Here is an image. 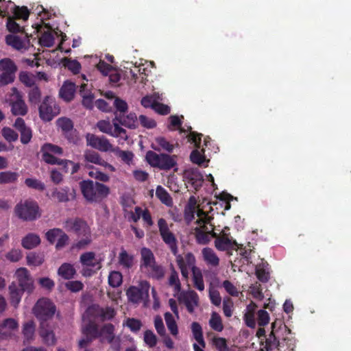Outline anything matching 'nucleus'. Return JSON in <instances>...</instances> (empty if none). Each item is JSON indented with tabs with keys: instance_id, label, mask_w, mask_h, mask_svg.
<instances>
[{
	"instance_id": "obj_1",
	"label": "nucleus",
	"mask_w": 351,
	"mask_h": 351,
	"mask_svg": "<svg viewBox=\"0 0 351 351\" xmlns=\"http://www.w3.org/2000/svg\"><path fill=\"white\" fill-rule=\"evenodd\" d=\"M158 232L162 241L168 245L172 254L176 256V262L182 276L186 280L189 278L188 267L195 266V257L192 253H187L185 258L181 254H178V240L174 233L170 230L168 223L164 218H159L157 221Z\"/></svg>"
},
{
	"instance_id": "obj_2",
	"label": "nucleus",
	"mask_w": 351,
	"mask_h": 351,
	"mask_svg": "<svg viewBox=\"0 0 351 351\" xmlns=\"http://www.w3.org/2000/svg\"><path fill=\"white\" fill-rule=\"evenodd\" d=\"M81 193L88 203H100L110 194V188L99 182L84 180L79 183Z\"/></svg>"
},
{
	"instance_id": "obj_3",
	"label": "nucleus",
	"mask_w": 351,
	"mask_h": 351,
	"mask_svg": "<svg viewBox=\"0 0 351 351\" xmlns=\"http://www.w3.org/2000/svg\"><path fill=\"white\" fill-rule=\"evenodd\" d=\"M147 163L161 170L168 171L173 168L176 165V156L167 154H157L154 151H148L145 155Z\"/></svg>"
},
{
	"instance_id": "obj_4",
	"label": "nucleus",
	"mask_w": 351,
	"mask_h": 351,
	"mask_svg": "<svg viewBox=\"0 0 351 351\" xmlns=\"http://www.w3.org/2000/svg\"><path fill=\"white\" fill-rule=\"evenodd\" d=\"M14 212L19 219L26 221H34L40 216L37 202L29 199L18 203Z\"/></svg>"
},
{
	"instance_id": "obj_5",
	"label": "nucleus",
	"mask_w": 351,
	"mask_h": 351,
	"mask_svg": "<svg viewBox=\"0 0 351 351\" xmlns=\"http://www.w3.org/2000/svg\"><path fill=\"white\" fill-rule=\"evenodd\" d=\"M56 311V306L48 298L39 299L33 308L34 314L40 323L47 322L53 317Z\"/></svg>"
},
{
	"instance_id": "obj_6",
	"label": "nucleus",
	"mask_w": 351,
	"mask_h": 351,
	"mask_svg": "<svg viewBox=\"0 0 351 351\" xmlns=\"http://www.w3.org/2000/svg\"><path fill=\"white\" fill-rule=\"evenodd\" d=\"M103 259L95 258L94 252H86L80 256V262L83 267L82 275L84 276H91L102 267L101 262Z\"/></svg>"
},
{
	"instance_id": "obj_7",
	"label": "nucleus",
	"mask_w": 351,
	"mask_h": 351,
	"mask_svg": "<svg viewBox=\"0 0 351 351\" xmlns=\"http://www.w3.org/2000/svg\"><path fill=\"white\" fill-rule=\"evenodd\" d=\"M38 111L43 121H50L60 113V109L53 98L46 96L40 104Z\"/></svg>"
},
{
	"instance_id": "obj_8",
	"label": "nucleus",
	"mask_w": 351,
	"mask_h": 351,
	"mask_svg": "<svg viewBox=\"0 0 351 351\" xmlns=\"http://www.w3.org/2000/svg\"><path fill=\"white\" fill-rule=\"evenodd\" d=\"M12 93L9 99L11 112L14 116H25L28 112L22 93L16 87H12Z\"/></svg>"
},
{
	"instance_id": "obj_9",
	"label": "nucleus",
	"mask_w": 351,
	"mask_h": 351,
	"mask_svg": "<svg viewBox=\"0 0 351 351\" xmlns=\"http://www.w3.org/2000/svg\"><path fill=\"white\" fill-rule=\"evenodd\" d=\"M150 284L147 280L141 281L139 287L132 286L128 288L126 295L128 300L134 304L141 302L149 298Z\"/></svg>"
},
{
	"instance_id": "obj_10",
	"label": "nucleus",
	"mask_w": 351,
	"mask_h": 351,
	"mask_svg": "<svg viewBox=\"0 0 351 351\" xmlns=\"http://www.w3.org/2000/svg\"><path fill=\"white\" fill-rule=\"evenodd\" d=\"M198 216L200 218L196 221V223L200 227L195 228V239L199 244L206 245L210 241V237H208V234L206 232L208 229L206 224L210 223L211 218L203 210L198 212Z\"/></svg>"
},
{
	"instance_id": "obj_11",
	"label": "nucleus",
	"mask_w": 351,
	"mask_h": 351,
	"mask_svg": "<svg viewBox=\"0 0 351 351\" xmlns=\"http://www.w3.org/2000/svg\"><path fill=\"white\" fill-rule=\"evenodd\" d=\"M99 329L98 325L93 322H89L84 326L82 328V332L85 337L79 341V347L80 348H86L94 339L99 338L101 336Z\"/></svg>"
},
{
	"instance_id": "obj_12",
	"label": "nucleus",
	"mask_w": 351,
	"mask_h": 351,
	"mask_svg": "<svg viewBox=\"0 0 351 351\" xmlns=\"http://www.w3.org/2000/svg\"><path fill=\"white\" fill-rule=\"evenodd\" d=\"M87 145L100 152H112L114 147L110 143L108 139L102 136H98L95 134H88L86 135Z\"/></svg>"
},
{
	"instance_id": "obj_13",
	"label": "nucleus",
	"mask_w": 351,
	"mask_h": 351,
	"mask_svg": "<svg viewBox=\"0 0 351 351\" xmlns=\"http://www.w3.org/2000/svg\"><path fill=\"white\" fill-rule=\"evenodd\" d=\"M15 276L18 280V287L24 291L31 293L34 289V280L29 272L25 267H21L16 271Z\"/></svg>"
},
{
	"instance_id": "obj_14",
	"label": "nucleus",
	"mask_w": 351,
	"mask_h": 351,
	"mask_svg": "<svg viewBox=\"0 0 351 351\" xmlns=\"http://www.w3.org/2000/svg\"><path fill=\"white\" fill-rule=\"evenodd\" d=\"M64 227L67 230L74 232L77 236L90 234V228L87 223L78 217L67 219L65 221Z\"/></svg>"
},
{
	"instance_id": "obj_15",
	"label": "nucleus",
	"mask_w": 351,
	"mask_h": 351,
	"mask_svg": "<svg viewBox=\"0 0 351 351\" xmlns=\"http://www.w3.org/2000/svg\"><path fill=\"white\" fill-rule=\"evenodd\" d=\"M14 128L20 133V141L22 144H28L33 136L32 130L27 126L23 118L18 117L16 119L13 125Z\"/></svg>"
},
{
	"instance_id": "obj_16",
	"label": "nucleus",
	"mask_w": 351,
	"mask_h": 351,
	"mask_svg": "<svg viewBox=\"0 0 351 351\" xmlns=\"http://www.w3.org/2000/svg\"><path fill=\"white\" fill-rule=\"evenodd\" d=\"M230 234L225 232L224 230L221 231V234L219 238L215 241V247L219 251H227L232 250L235 246H237V243L235 240L229 237Z\"/></svg>"
},
{
	"instance_id": "obj_17",
	"label": "nucleus",
	"mask_w": 351,
	"mask_h": 351,
	"mask_svg": "<svg viewBox=\"0 0 351 351\" xmlns=\"http://www.w3.org/2000/svg\"><path fill=\"white\" fill-rule=\"evenodd\" d=\"M76 193L74 189L68 186L60 189H55L51 193V197L56 199L58 202H67L75 199Z\"/></svg>"
},
{
	"instance_id": "obj_18",
	"label": "nucleus",
	"mask_w": 351,
	"mask_h": 351,
	"mask_svg": "<svg viewBox=\"0 0 351 351\" xmlns=\"http://www.w3.org/2000/svg\"><path fill=\"white\" fill-rule=\"evenodd\" d=\"M39 335L45 344L48 346L56 344L55 333L51 326L47 322L40 323Z\"/></svg>"
},
{
	"instance_id": "obj_19",
	"label": "nucleus",
	"mask_w": 351,
	"mask_h": 351,
	"mask_svg": "<svg viewBox=\"0 0 351 351\" xmlns=\"http://www.w3.org/2000/svg\"><path fill=\"white\" fill-rule=\"evenodd\" d=\"M90 311L95 317L99 318L101 321L110 320L116 315V311L111 306L100 307L94 305L90 308Z\"/></svg>"
},
{
	"instance_id": "obj_20",
	"label": "nucleus",
	"mask_w": 351,
	"mask_h": 351,
	"mask_svg": "<svg viewBox=\"0 0 351 351\" xmlns=\"http://www.w3.org/2000/svg\"><path fill=\"white\" fill-rule=\"evenodd\" d=\"M271 326V332L269 335L268 337H265V344L261 348L262 351H264V350L266 351H271L274 348H277L278 350H280V348L282 347L281 343L280 342L276 335L278 332L274 330L275 323H273Z\"/></svg>"
},
{
	"instance_id": "obj_21",
	"label": "nucleus",
	"mask_w": 351,
	"mask_h": 351,
	"mask_svg": "<svg viewBox=\"0 0 351 351\" xmlns=\"http://www.w3.org/2000/svg\"><path fill=\"white\" fill-rule=\"evenodd\" d=\"M18 322L13 318L5 319L0 324V339H5L11 335V332L17 329Z\"/></svg>"
},
{
	"instance_id": "obj_22",
	"label": "nucleus",
	"mask_w": 351,
	"mask_h": 351,
	"mask_svg": "<svg viewBox=\"0 0 351 351\" xmlns=\"http://www.w3.org/2000/svg\"><path fill=\"white\" fill-rule=\"evenodd\" d=\"M141 254V263L140 269L144 271V269L150 266L152 264L156 262L155 256L153 252L147 247H142L140 251Z\"/></svg>"
},
{
	"instance_id": "obj_23",
	"label": "nucleus",
	"mask_w": 351,
	"mask_h": 351,
	"mask_svg": "<svg viewBox=\"0 0 351 351\" xmlns=\"http://www.w3.org/2000/svg\"><path fill=\"white\" fill-rule=\"evenodd\" d=\"M75 93V84L71 82L66 81L59 91L60 97L65 101L73 100Z\"/></svg>"
},
{
	"instance_id": "obj_24",
	"label": "nucleus",
	"mask_w": 351,
	"mask_h": 351,
	"mask_svg": "<svg viewBox=\"0 0 351 351\" xmlns=\"http://www.w3.org/2000/svg\"><path fill=\"white\" fill-rule=\"evenodd\" d=\"M115 120H117L119 123L128 128L135 129L138 126L137 117L135 113H130L127 116L124 114H115Z\"/></svg>"
},
{
	"instance_id": "obj_25",
	"label": "nucleus",
	"mask_w": 351,
	"mask_h": 351,
	"mask_svg": "<svg viewBox=\"0 0 351 351\" xmlns=\"http://www.w3.org/2000/svg\"><path fill=\"white\" fill-rule=\"evenodd\" d=\"M143 271L146 272L149 278L157 280H162L165 274L164 267L161 265L158 264L157 262L144 269Z\"/></svg>"
},
{
	"instance_id": "obj_26",
	"label": "nucleus",
	"mask_w": 351,
	"mask_h": 351,
	"mask_svg": "<svg viewBox=\"0 0 351 351\" xmlns=\"http://www.w3.org/2000/svg\"><path fill=\"white\" fill-rule=\"evenodd\" d=\"M99 333L101 336L99 338L102 343L107 341L112 343L115 338L114 326L112 324H106L99 329Z\"/></svg>"
},
{
	"instance_id": "obj_27",
	"label": "nucleus",
	"mask_w": 351,
	"mask_h": 351,
	"mask_svg": "<svg viewBox=\"0 0 351 351\" xmlns=\"http://www.w3.org/2000/svg\"><path fill=\"white\" fill-rule=\"evenodd\" d=\"M180 300L184 304L187 311L191 313L194 311V307L198 303L197 294L194 291L183 294L180 298Z\"/></svg>"
},
{
	"instance_id": "obj_28",
	"label": "nucleus",
	"mask_w": 351,
	"mask_h": 351,
	"mask_svg": "<svg viewBox=\"0 0 351 351\" xmlns=\"http://www.w3.org/2000/svg\"><path fill=\"white\" fill-rule=\"evenodd\" d=\"M9 291L10 303L14 307L16 308L20 303L22 295L25 291L20 289L14 282H12L10 285Z\"/></svg>"
},
{
	"instance_id": "obj_29",
	"label": "nucleus",
	"mask_w": 351,
	"mask_h": 351,
	"mask_svg": "<svg viewBox=\"0 0 351 351\" xmlns=\"http://www.w3.org/2000/svg\"><path fill=\"white\" fill-rule=\"evenodd\" d=\"M40 243V237L34 233H28L21 240V245L27 250H32L36 247Z\"/></svg>"
},
{
	"instance_id": "obj_30",
	"label": "nucleus",
	"mask_w": 351,
	"mask_h": 351,
	"mask_svg": "<svg viewBox=\"0 0 351 351\" xmlns=\"http://www.w3.org/2000/svg\"><path fill=\"white\" fill-rule=\"evenodd\" d=\"M76 270L73 265L64 263L58 269V274L65 280H70L74 278Z\"/></svg>"
},
{
	"instance_id": "obj_31",
	"label": "nucleus",
	"mask_w": 351,
	"mask_h": 351,
	"mask_svg": "<svg viewBox=\"0 0 351 351\" xmlns=\"http://www.w3.org/2000/svg\"><path fill=\"white\" fill-rule=\"evenodd\" d=\"M18 67L15 62L9 58L0 60V71L1 73L16 74Z\"/></svg>"
},
{
	"instance_id": "obj_32",
	"label": "nucleus",
	"mask_w": 351,
	"mask_h": 351,
	"mask_svg": "<svg viewBox=\"0 0 351 351\" xmlns=\"http://www.w3.org/2000/svg\"><path fill=\"white\" fill-rule=\"evenodd\" d=\"M22 333L24 337V343H29L34 339L35 325L32 321L23 324Z\"/></svg>"
},
{
	"instance_id": "obj_33",
	"label": "nucleus",
	"mask_w": 351,
	"mask_h": 351,
	"mask_svg": "<svg viewBox=\"0 0 351 351\" xmlns=\"http://www.w3.org/2000/svg\"><path fill=\"white\" fill-rule=\"evenodd\" d=\"M118 258L119 263L125 269H130L134 265V256L129 254L123 248L121 249Z\"/></svg>"
},
{
	"instance_id": "obj_34",
	"label": "nucleus",
	"mask_w": 351,
	"mask_h": 351,
	"mask_svg": "<svg viewBox=\"0 0 351 351\" xmlns=\"http://www.w3.org/2000/svg\"><path fill=\"white\" fill-rule=\"evenodd\" d=\"M156 143L158 144V146L152 145V147L157 152H160L161 150H165L168 152L169 153H171L173 150L174 145L169 143L165 137H157L156 138Z\"/></svg>"
},
{
	"instance_id": "obj_35",
	"label": "nucleus",
	"mask_w": 351,
	"mask_h": 351,
	"mask_svg": "<svg viewBox=\"0 0 351 351\" xmlns=\"http://www.w3.org/2000/svg\"><path fill=\"white\" fill-rule=\"evenodd\" d=\"M202 255L204 261L213 265L217 266L219 264V258L216 255L213 249L210 247H205L202 250Z\"/></svg>"
},
{
	"instance_id": "obj_36",
	"label": "nucleus",
	"mask_w": 351,
	"mask_h": 351,
	"mask_svg": "<svg viewBox=\"0 0 351 351\" xmlns=\"http://www.w3.org/2000/svg\"><path fill=\"white\" fill-rule=\"evenodd\" d=\"M186 176L189 181L195 188L200 186L203 182L202 174L197 169H191L186 172Z\"/></svg>"
},
{
	"instance_id": "obj_37",
	"label": "nucleus",
	"mask_w": 351,
	"mask_h": 351,
	"mask_svg": "<svg viewBox=\"0 0 351 351\" xmlns=\"http://www.w3.org/2000/svg\"><path fill=\"white\" fill-rule=\"evenodd\" d=\"M156 195L165 205L167 206H172L173 200L171 197L162 186H158L156 187Z\"/></svg>"
},
{
	"instance_id": "obj_38",
	"label": "nucleus",
	"mask_w": 351,
	"mask_h": 351,
	"mask_svg": "<svg viewBox=\"0 0 351 351\" xmlns=\"http://www.w3.org/2000/svg\"><path fill=\"white\" fill-rule=\"evenodd\" d=\"M192 273L194 287L200 291H203L204 289V283L201 270L195 266H193Z\"/></svg>"
},
{
	"instance_id": "obj_39",
	"label": "nucleus",
	"mask_w": 351,
	"mask_h": 351,
	"mask_svg": "<svg viewBox=\"0 0 351 351\" xmlns=\"http://www.w3.org/2000/svg\"><path fill=\"white\" fill-rule=\"evenodd\" d=\"M191 330L194 339L201 346V347L205 348L206 343L203 337V332L201 325L197 322H193L191 324Z\"/></svg>"
},
{
	"instance_id": "obj_40",
	"label": "nucleus",
	"mask_w": 351,
	"mask_h": 351,
	"mask_svg": "<svg viewBox=\"0 0 351 351\" xmlns=\"http://www.w3.org/2000/svg\"><path fill=\"white\" fill-rule=\"evenodd\" d=\"M5 43L15 49L21 50L25 48L23 40L18 36L8 34L5 36Z\"/></svg>"
},
{
	"instance_id": "obj_41",
	"label": "nucleus",
	"mask_w": 351,
	"mask_h": 351,
	"mask_svg": "<svg viewBox=\"0 0 351 351\" xmlns=\"http://www.w3.org/2000/svg\"><path fill=\"white\" fill-rule=\"evenodd\" d=\"M168 284L170 287H173L176 292L178 293L181 291V283L179 280L178 273L172 265H171V274L168 280Z\"/></svg>"
},
{
	"instance_id": "obj_42",
	"label": "nucleus",
	"mask_w": 351,
	"mask_h": 351,
	"mask_svg": "<svg viewBox=\"0 0 351 351\" xmlns=\"http://www.w3.org/2000/svg\"><path fill=\"white\" fill-rule=\"evenodd\" d=\"M185 130L186 132L184 133L189 132L186 136L188 141L191 144H193L196 148H199L202 142V137L203 136L202 134L192 131V128L191 126H189L186 130L185 129Z\"/></svg>"
},
{
	"instance_id": "obj_43",
	"label": "nucleus",
	"mask_w": 351,
	"mask_h": 351,
	"mask_svg": "<svg viewBox=\"0 0 351 351\" xmlns=\"http://www.w3.org/2000/svg\"><path fill=\"white\" fill-rule=\"evenodd\" d=\"M84 158L86 162L101 165L104 159L100 154L93 150H86L84 154Z\"/></svg>"
},
{
	"instance_id": "obj_44",
	"label": "nucleus",
	"mask_w": 351,
	"mask_h": 351,
	"mask_svg": "<svg viewBox=\"0 0 351 351\" xmlns=\"http://www.w3.org/2000/svg\"><path fill=\"white\" fill-rule=\"evenodd\" d=\"M57 126L60 128L64 135L71 132L73 128L72 121L66 117H60L56 121Z\"/></svg>"
},
{
	"instance_id": "obj_45",
	"label": "nucleus",
	"mask_w": 351,
	"mask_h": 351,
	"mask_svg": "<svg viewBox=\"0 0 351 351\" xmlns=\"http://www.w3.org/2000/svg\"><path fill=\"white\" fill-rule=\"evenodd\" d=\"M27 263L29 266L37 267L44 262V256L40 253L30 252L27 256Z\"/></svg>"
},
{
	"instance_id": "obj_46",
	"label": "nucleus",
	"mask_w": 351,
	"mask_h": 351,
	"mask_svg": "<svg viewBox=\"0 0 351 351\" xmlns=\"http://www.w3.org/2000/svg\"><path fill=\"white\" fill-rule=\"evenodd\" d=\"M117 157L120 158L123 162L130 165L133 160L134 154L130 151H123L119 147H116L112 152Z\"/></svg>"
},
{
	"instance_id": "obj_47",
	"label": "nucleus",
	"mask_w": 351,
	"mask_h": 351,
	"mask_svg": "<svg viewBox=\"0 0 351 351\" xmlns=\"http://www.w3.org/2000/svg\"><path fill=\"white\" fill-rule=\"evenodd\" d=\"M164 317L167 326L171 334L173 336H176L178 333V329L173 315L169 312H166Z\"/></svg>"
},
{
	"instance_id": "obj_48",
	"label": "nucleus",
	"mask_w": 351,
	"mask_h": 351,
	"mask_svg": "<svg viewBox=\"0 0 351 351\" xmlns=\"http://www.w3.org/2000/svg\"><path fill=\"white\" fill-rule=\"evenodd\" d=\"M209 325L212 329L217 332H221L223 330V325L221 316L216 312H213L209 320Z\"/></svg>"
},
{
	"instance_id": "obj_49",
	"label": "nucleus",
	"mask_w": 351,
	"mask_h": 351,
	"mask_svg": "<svg viewBox=\"0 0 351 351\" xmlns=\"http://www.w3.org/2000/svg\"><path fill=\"white\" fill-rule=\"evenodd\" d=\"M170 123L168 125L167 128L170 131L178 130L180 133L186 132L185 129L182 128V121L180 118L177 115H171L169 118Z\"/></svg>"
},
{
	"instance_id": "obj_50",
	"label": "nucleus",
	"mask_w": 351,
	"mask_h": 351,
	"mask_svg": "<svg viewBox=\"0 0 351 351\" xmlns=\"http://www.w3.org/2000/svg\"><path fill=\"white\" fill-rule=\"evenodd\" d=\"M123 282V276L120 271H112L108 276V284L112 287H119Z\"/></svg>"
},
{
	"instance_id": "obj_51",
	"label": "nucleus",
	"mask_w": 351,
	"mask_h": 351,
	"mask_svg": "<svg viewBox=\"0 0 351 351\" xmlns=\"http://www.w3.org/2000/svg\"><path fill=\"white\" fill-rule=\"evenodd\" d=\"M19 79L27 87L32 88L36 86L34 76L27 71H21Z\"/></svg>"
},
{
	"instance_id": "obj_52",
	"label": "nucleus",
	"mask_w": 351,
	"mask_h": 351,
	"mask_svg": "<svg viewBox=\"0 0 351 351\" xmlns=\"http://www.w3.org/2000/svg\"><path fill=\"white\" fill-rule=\"evenodd\" d=\"M41 99V91L38 86H34L28 92V100L32 104H38Z\"/></svg>"
},
{
	"instance_id": "obj_53",
	"label": "nucleus",
	"mask_w": 351,
	"mask_h": 351,
	"mask_svg": "<svg viewBox=\"0 0 351 351\" xmlns=\"http://www.w3.org/2000/svg\"><path fill=\"white\" fill-rule=\"evenodd\" d=\"M19 178V174L12 171L0 172V184L15 182Z\"/></svg>"
},
{
	"instance_id": "obj_54",
	"label": "nucleus",
	"mask_w": 351,
	"mask_h": 351,
	"mask_svg": "<svg viewBox=\"0 0 351 351\" xmlns=\"http://www.w3.org/2000/svg\"><path fill=\"white\" fill-rule=\"evenodd\" d=\"M212 345L218 351H230V349L227 344V341L223 337H214L212 340Z\"/></svg>"
},
{
	"instance_id": "obj_55",
	"label": "nucleus",
	"mask_w": 351,
	"mask_h": 351,
	"mask_svg": "<svg viewBox=\"0 0 351 351\" xmlns=\"http://www.w3.org/2000/svg\"><path fill=\"white\" fill-rule=\"evenodd\" d=\"M41 153L61 155L63 153L62 147L51 143H45L40 149Z\"/></svg>"
},
{
	"instance_id": "obj_56",
	"label": "nucleus",
	"mask_w": 351,
	"mask_h": 351,
	"mask_svg": "<svg viewBox=\"0 0 351 351\" xmlns=\"http://www.w3.org/2000/svg\"><path fill=\"white\" fill-rule=\"evenodd\" d=\"M39 43L43 47H51L54 44V37L49 32H45L39 38Z\"/></svg>"
},
{
	"instance_id": "obj_57",
	"label": "nucleus",
	"mask_w": 351,
	"mask_h": 351,
	"mask_svg": "<svg viewBox=\"0 0 351 351\" xmlns=\"http://www.w3.org/2000/svg\"><path fill=\"white\" fill-rule=\"evenodd\" d=\"M255 274L258 280L263 283L267 282L270 278L269 271H266L263 265L256 266Z\"/></svg>"
},
{
	"instance_id": "obj_58",
	"label": "nucleus",
	"mask_w": 351,
	"mask_h": 351,
	"mask_svg": "<svg viewBox=\"0 0 351 351\" xmlns=\"http://www.w3.org/2000/svg\"><path fill=\"white\" fill-rule=\"evenodd\" d=\"M25 184L27 187L40 191H43L45 189V184L35 178H26L25 180Z\"/></svg>"
},
{
	"instance_id": "obj_59",
	"label": "nucleus",
	"mask_w": 351,
	"mask_h": 351,
	"mask_svg": "<svg viewBox=\"0 0 351 351\" xmlns=\"http://www.w3.org/2000/svg\"><path fill=\"white\" fill-rule=\"evenodd\" d=\"M125 326L134 332L137 333L141 328L143 324L141 320L136 318H128L125 322Z\"/></svg>"
},
{
	"instance_id": "obj_60",
	"label": "nucleus",
	"mask_w": 351,
	"mask_h": 351,
	"mask_svg": "<svg viewBox=\"0 0 351 351\" xmlns=\"http://www.w3.org/2000/svg\"><path fill=\"white\" fill-rule=\"evenodd\" d=\"M1 134L3 138L8 142H14L19 138L18 134L8 127L3 128L1 130Z\"/></svg>"
},
{
	"instance_id": "obj_61",
	"label": "nucleus",
	"mask_w": 351,
	"mask_h": 351,
	"mask_svg": "<svg viewBox=\"0 0 351 351\" xmlns=\"http://www.w3.org/2000/svg\"><path fill=\"white\" fill-rule=\"evenodd\" d=\"M6 27L9 32L12 33L25 32V28L21 27L16 21L15 19L9 17L6 23Z\"/></svg>"
},
{
	"instance_id": "obj_62",
	"label": "nucleus",
	"mask_w": 351,
	"mask_h": 351,
	"mask_svg": "<svg viewBox=\"0 0 351 351\" xmlns=\"http://www.w3.org/2000/svg\"><path fill=\"white\" fill-rule=\"evenodd\" d=\"M64 65L68 68L70 71H71L74 74H77L80 73L81 69V65L80 62L75 60H70L68 58H64Z\"/></svg>"
},
{
	"instance_id": "obj_63",
	"label": "nucleus",
	"mask_w": 351,
	"mask_h": 351,
	"mask_svg": "<svg viewBox=\"0 0 351 351\" xmlns=\"http://www.w3.org/2000/svg\"><path fill=\"white\" fill-rule=\"evenodd\" d=\"M144 341L149 348H154L156 346L157 337L152 330H147L145 331Z\"/></svg>"
},
{
	"instance_id": "obj_64",
	"label": "nucleus",
	"mask_w": 351,
	"mask_h": 351,
	"mask_svg": "<svg viewBox=\"0 0 351 351\" xmlns=\"http://www.w3.org/2000/svg\"><path fill=\"white\" fill-rule=\"evenodd\" d=\"M22 257L23 253L20 249L13 248L5 254L6 259L12 263L19 261Z\"/></svg>"
}]
</instances>
